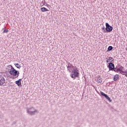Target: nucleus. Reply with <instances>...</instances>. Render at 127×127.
I'll use <instances>...</instances> for the list:
<instances>
[{
    "label": "nucleus",
    "instance_id": "f257e3e1",
    "mask_svg": "<svg viewBox=\"0 0 127 127\" xmlns=\"http://www.w3.org/2000/svg\"><path fill=\"white\" fill-rule=\"evenodd\" d=\"M7 67H8V68H11L8 69V73L12 76H16L15 78H17L19 75V71L16 70L11 65H9Z\"/></svg>",
    "mask_w": 127,
    "mask_h": 127
},
{
    "label": "nucleus",
    "instance_id": "f03ea898",
    "mask_svg": "<svg viewBox=\"0 0 127 127\" xmlns=\"http://www.w3.org/2000/svg\"><path fill=\"white\" fill-rule=\"evenodd\" d=\"M26 112H27V114L30 115V116H34V115H35V114H36V113L37 114H38V113H39L38 110L35 109V108H34V107H31L30 108H27Z\"/></svg>",
    "mask_w": 127,
    "mask_h": 127
},
{
    "label": "nucleus",
    "instance_id": "7ed1b4c3",
    "mask_svg": "<svg viewBox=\"0 0 127 127\" xmlns=\"http://www.w3.org/2000/svg\"><path fill=\"white\" fill-rule=\"evenodd\" d=\"M78 71L79 70H77V69H73L71 71L70 76L71 78L73 79V80H75V78H78V77H79L80 73L79 72H78Z\"/></svg>",
    "mask_w": 127,
    "mask_h": 127
},
{
    "label": "nucleus",
    "instance_id": "20e7f679",
    "mask_svg": "<svg viewBox=\"0 0 127 127\" xmlns=\"http://www.w3.org/2000/svg\"><path fill=\"white\" fill-rule=\"evenodd\" d=\"M105 25L106 33L108 32H112V31H113V29H114V27H113V26L110 25V24H108V23H106Z\"/></svg>",
    "mask_w": 127,
    "mask_h": 127
},
{
    "label": "nucleus",
    "instance_id": "39448f33",
    "mask_svg": "<svg viewBox=\"0 0 127 127\" xmlns=\"http://www.w3.org/2000/svg\"><path fill=\"white\" fill-rule=\"evenodd\" d=\"M99 95L100 96H102V97H104V98H106L110 103L112 102V100L111 99V98H110L109 96H108L106 94L104 93L102 91H100Z\"/></svg>",
    "mask_w": 127,
    "mask_h": 127
},
{
    "label": "nucleus",
    "instance_id": "423d86ee",
    "mask_svg": "<svg viewBox=\"0 0 127 127\" xmlns=\"http://www.w3.org/2000/svg\"><path fill=\"white\" fill-rule=\"evenodd\" d=\"M103 78L101 76V75H98L95 78V80L96 82H97L98 83H100L101 85H103L104 84V82L102 81Z\"/></svg>",
    "mask_w": 127,
    "mask_h": 127
},
{
    "label": "nucleus",
    "instance_id": "0eeeda50",
    "mask_svg": "<svg viewBox=\"0 0 127 127\" xmlns=\"http://www.w3.org/2000/svg\"><path fill=\"white\" fill-rule=\"evenodd\" d=\"M107 67L109 68V71H112L113 69L115 68V64L112 63H109Z\"/></svg>",
    "mask_w": 127,
    "mask_h": 127
},
{
    "label": "nucleus",
    "instance_id": "6e6552de",
    "mask_svg": "<svg viewBox=\"0 0 127 127\" xmlns=\"http://www.w3.org/2000/svg\"><path fill=\"white\" fill-rule=\"evenodd\" d=\"M66 67H67V69L68 71H69V73L71 72V70H71L72 67V68H73V67H74V68H75V67L74 66H73V64H71V63H68L67 64V65H66Z\"/></svg>",
    "mask_w": 127,
    "mask_h": 127
},
{
    "label": "nucleus",
    "instance_id": "1a4fd4ad",
    "mask_svg": "<svg viewBox=\"0 0 127 127\" xmlns=\"http://www.w3.org/2000/svg\"><path fill=\"white\" fill-rule=\"evenodd\" d=\"M5 83V79L3 76L0 75V85H3Z\"/></svg>",
    "mask_w": 127,
    "mask_h": 127
},
{
    "label": "nucleus",
    "instance_id": "9d476101",
    "mask_svg": "<svg viewBox=\"0 0 127 127\" xmlns=\"http://www.w3.org/2000/svg\"><path fill=\"white\" fill-rule=\"evenodd\" d=\"M21 80L22 79L20 78L15 81V84H16L18 87H22V85H21Z\"/></svg>",
    "mask_w": 127,
    "mask_h": 127
},
{
    "label": "nucleus",
    "instance_id": "9b49d317",
    "mask_svg": "<svg viewBox=\"0 0 127 127\" xmlns=\"http://www.w3.org/2000/svg\"><path fill=\"white\" fill-rule=\"evenodd\" d=\"M118 79H120V75L119 74H116L113 77V80L114 81H118Z\"/></svg>",
    "mask_w": 127,
    "mask_h": 127
},
{
    "label": "nucleus",
    "instance_id": "f8f14e48",
    "mask_svg": "<svg viewBox=\"0 0 127 127\" xmlns=\"http://www.w3.org/2000/svg\"><path fill=\"white\" fill-rule=\"evenodd\" d=\"M41 10L42 12H44L45 11H49V10H48V9L45 8V7H41Z\"/></svg>",
    "mask_w": 127,
    "mask_h": 127
},
{
    "label": "nucleus",
    "instance_id": "ddd939ff",
    "mask_svg": "<svg viewBox=\"0 0 127 127\" xmlns=\"http://www.w3.org/2000/svg\"><path fill=\"white\" fill-rule=\"evenodd\" d=\"M113 49H114V47H113V46H110L108 47V48L107 49V52H110V51H112V50H113Z\"/></svg>",
    "mask_w": 127,
    "mask_h": 127
},
{
    "label": "nucleus",
    "instance_id": "4468645a",
    "mask_svg": "<svg viewBox=\"0 0 127 127\" xmlns=\"http://www.w3.org/2000/svg\"><path fill=\"white\" fill-rule=\"evenodd\" d=\"M113 59V58L112 57H108V58H106V62L107 63H109V62H110V61H111V60H112Z\"/></svg>",
    "mask_w": 127,
    "mask_h": 127
},
{
    "label": "nucleus",
    "instance_id": "2eb2a0df",
    "mask_svg": "<svg viewBox=\"0 0 127 127\" xmlns=\"http://www.w3.org/2000/svg\"><path fill=\"white\" fill-rule=\"evenodd\" d=\"M127 71H124L123 70H121L120 71V74H122V75H125V76H126V77H127Z\"/></svg>",
    "mask_w": 127,
    "mask_h": 127
},
{
    "label": "nucleus",
    "instance_id": "dca6fc26",
    "mask_svg": "<svg viewBox=\"0 0 127 127\" xmlns=\"http://www.w3.org/2000/svg\"><path fill=\"white\" fill-rule=\"evenodd\" d=\"M14 65L16 68H18V69H20V68H21V66L18 64H15Z\"/></svg>",
    "mask_w": 127,
    "mask_h": 127
},
{
    "label": "nucleus",
    "instance_id": "f3484780",
    "mask_svg": "<svg viewBox=\"0 0 127 127\" xmlns=\"http://www.w3.org/2000/svg\"><path fill=\"white\" fill-rule=\"evenodd\" d=\"M102 30H103L104 33H106V28H105V26H103V27L101 28Z\"/></svg>",
    "mask_w": 127,
    "mask_h": 127
},
{
    "label": "nucleus",
    "instance_id": "a211bd4d",
    "mask_svg": "<svg viewBox=\"0 0 127 127\" xmlns=\"http://www.w3.org/2000/svg\"><path fill=\"white\" fill-rule=\"evenodd\" d=\"M112 71H114V72H116V73H118L117 68H115L114 66V68H113Z\"/></svg>",
    "mask_w": 127,
    "mask_h": 127
},
{
    "label": "nucleus",
    "instance_id": "6ab92c4d",
    "mask_svg": "<svg viewBox=\"0 0 127 127\" xmlns=\"http://www.w3.org/2000/svg\"><path fill=\"white\" fill-rule=\"evenodd\" d=\"M118 67L120 69V70L122 71L124 69V67L122 66V65H118Z\"/></svg>",
    "mask_w": 127,
    "mask_h": 127
},
{
    "label": "nucleus",
    "instance_id": "aec40b11",
    "mask_svg": "<svg viewBox=\"0 0 127 127\" xmlns=\"http://www.w3.org/2000/svg\"><path fill=\"white\" fill-rule=\"evenodd\" d=\"M8 32V29H5L3 32V33H6Z\"/></svg>",
    "mask_w": 127,
    "mask_h": 127
},
{
    "label": "nucleus",
    "instance_id": "412c9836",
    "mask_svg": "<svg viewBox=\"0 0 127 127\" xmlns=\"http://www.w3.org/2000/svg\"><path fill=\"white\" fill-rule=\"evenodd\" d=\"M16 124V122L15 121L13 122V123L11 124V126H13L14 125H15Z\"/></svg>",
    "mask_w": 127,
    "mask_h": 127
},
{
    "label": "nucleus",
    "instance_id": "4be33fe9",
    "mask_svg": "<svg viewBox=\"0 0 127 127\" xmlns=\"http://www.w3.org/2000/svg\"><path fill=\"white\" fill-rule=\"evenodd\" d=\"M110 63H113L114 64V59H112V60H111V62H110Z\"/></svg>",
    "mask_w": 127,
    "mask_h": 127
},
{
    "label": "nucleus",
    "instance_id": "5701e85b",
    "mask_svg": "<svg viewBox=\"0 0 127 127\" xmlns=\"http://www.w3.org/2000/svg\"><path fill=\"white\" fill-rule=\"evenodd\" d=\"M117 70H118V72H119V71L121 72V69H120V67L118 68H117Z\"/></svg>",
    "mask_w": 127,
    "mask_h": 127
},
{
    "label": "nucleus",
    "instance_id": "b1692460",
    "mask_svg": "<svg viewBox=\"0 0 127 127\" xmlns=\"http://www.w3.org/2000/svg\"><path fill=\"white\" fill-rule=\"evenodd\" d=\"M118 68H119V65H117V66H116V67H115V68H116V69H118Z\"/></svg>",
    "mask_w": 127,
    "mask_h": 127
},
{
    "label": "nucleus",
    "instance_id": "393cba45",
    "mask_svg": "<svg viewBox=\"0 0 127 127\" xmlns=\"http://www.w3.org/2000/svg\"><path fill=\"white\" fill-rule=\"evenodd\" d=\"M44 3H46H46H45V2H44Z\"/></svg>",
    "mask_w": 127,
    "mask_h": 127
},
{
    "label": "nucleus",
    "instance_id": "a878e982",
    "mask_svg": "<svg viewBox=\"0 0 127 127\" xmlns=\"http://www.w3.org/2000/svg\"><path fill=\"white\" fill-rule=\"evenodd\" d=\"M48 5H49L47 4V6H48Z\"/></svg>",
    "mask_w": 127,
    "mask_h": 127
},
{
    "label": "nucleus",
    "instance_id": "bb28decb",
    "mask_svg": "<svg viewBox=\"0 0 127 127\" xmlns=\"http://www.w3.org/2000/svg\"><path fill=\"white\" fill-rule=\"evenodd\" d=\"M42 3H43V1H42Z\"/></svg>",
    "mask_w": 127,
    "mask_h": 127
},
{
    "label": "nucleus",
    "instance_id": "cd10ccee",
    "mask_svg": "<svg viewBox=\"0 0 127 127\" xmlns=\"http://www.w3.org/2000/svg\"><path fill=\"white\" fill-rule=\"evenodd\" d=\"M127 73H126V75H127Z\"/></svg>",
    "mask_w": 127,
    "mask_h": 127
}]
</instances>
